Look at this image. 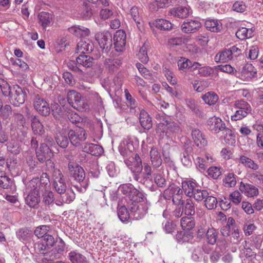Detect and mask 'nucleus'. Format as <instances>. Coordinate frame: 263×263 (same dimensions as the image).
Listing matches in <instances>:
<instances>
[{
  "mask_svg": "<svg viewBox=\"0 0 263 263\" xmlns=\"http://www.w3.org/2000/svg\"><path fill=\"white\" fill-rule=\"evenodd\" d=\"M134 150L133 144L128 143L126 147L120 149V152L124 157L125 164L132 173H141L143 170L142 160Z\"/></svg>",
  "mask_w": 263,
  "mask_h": 263,
  "instance_id": "nucleus-1",
  "label": "nucleus"
},
{
  "mask_svg": "<svg viewBox=\"0 0 263 263\" xmlns=\"http://www.w3.org/2000/svg\"><path fill=\"white\" fill-rule=\"evenodd\" d=\"M68 168L70 178L79 183L73 187L80 193L85 192L88 184L83 168L78 164L69 162Z\"/></svg>",
  "mask_w": 263,
  "mask_h": 263,
  "instance_id": "nucleus-2",
  "label": "nucleus"
},
{
  "mask_svg": "<svg viewBox=\"0 0 263 263\" xmlns=\"http://www.w3.org/2000/svg\"><path fill=\"white\" fill-rule=\"evenodd\" d=\"M164 197L166 200L172 199L173 202L176 205H183L184 201L182 199L183 191L175 184H172L164 190Z\"/></svg>",
  "mask_w": 263,
  "mask_h": 263,
  "instance_id": "nucleus-3",
  "label": "nucleus"
},
{
  "mask_svg": "<svg viewBox=\"0 0 263 263\" xmlns=\"http://www.w3.org/2000/svg\"><path fill=\"white\" fill-rule=\"evenodd\" d=\"M241 50L236 46H233L218 52L215 57V60L217 62H228L233 58L239 56Z\"/></svg>",
  "mask_w": 263,
  "mask_h": 263,
  "instance_id": "nucleus-4",
  "label": "nucleus"
},
{
  "mask_svg": "<svg viewBox=\"0 0 263 263\" xmlns=\"http://www.w3.org/2000/svg\"><path fill=\"white\" fill-rule=\"evenodd\" d=\"M26 94V89L18 85H13L9 101L14 106H19L25 102Z\"/></svg>",
  "mask_w": 263,
  "mask_h": 263,
  "instance_id": "nucleus-5",
  "label": "nucleus"
},
{
  "mask_svg": "<svg viewBox=\"0 0 263 263\" xmlns=\"http://www.w3.org/2000/svg\"><path fill=\"white\" fill-rule=\"evenodd\" d=\"M148 203L142 201L131 204L129 210L134 218L139 220L143 218L148 213Z\"/></svg>",
  "mask_w": 263,
  "mask_h": 263,
  "instance_id": "nucleus-6",
  "label": "nucleus"
},
{
  "mask_svg": "<svg viewBox=\"0 0 263 263\" xmlns=\"http://www.w3.org/2000/svg\"><path fill=\"white\" fill-rule=\"evenodd\" d=\"M52 176L53 180L52 185L58 194L63 193L64 191H65L68 189L64 175L60 170L54 169L53 172Z\"/></svg>",
  "mask_w": 263,
  "mask_h": 263,
  "instance_id": "nucleus-7",
  "label": "nucleus"
},
{
  "mask_svg": "<svg viewBox=\"0 0 263 263\" xmlns=\"http://www.w3.org/2000/svg\"><path fill=\"white\" fill-rule=\"evenodd\" d=\"M68 136L71 143L75 146H78L81 142L84 141L87 139V134L85 129L82 128H77L75 130H69Z\"/></svg>",
  "mask_w": 263,
  "mask_h": 263,
  "instance_id": "nucleus-8",
  "label": "nucleus"
},
{
  "mask_svg": "<svg viewBox=\"0 0 263 263\" xmlns=\"http://www.w3.org/2000/svg\"><path fill=\"white\" fill-rule=\"evenodd\" d=\"M95 39L99 46L106 51H109L112 46V35L108 31L98 32L95 35Z\"/></svg>",
  "mask_w": 263,
  "mask_h": 263,
  "instance_id": "nucleus-9",
  "label": "nucleus"
},
{
  "mask_svg": "<svg viewBox=\"0 0 263 263\" xmlns=\"http://www.w3.org/2000/svg\"><path fill=\"white\" fill-rule=\"evenodd\" d=\"M183 152L180 154V159L182 164L187 167L192 165V155L193 148L189 140H186L183 145Z\"/></svg>",
  "mask_w": 263,
  "mask_h": 263,
  "instance_id": "nucleus-10",
  "label": "nucleus"
},
{
  "mask_svg": "<svg viewBox=\"0 0 263 263\" xmlns=\"http://www.w3.org/2000/svg\"><path fill=\"white\" fill-rule=\"evenodd\" d=\"M33 105L35 109L41 115L46 116L50 114V108L48 103L39 95H35L33 99Z\"/></svg>",
  "mask_w": 263,
  "mask_h": 263,
  "instance_id": "nucleus-11",
  "label": "nucleus"
},
{
  "mask_svg": "<svg viewBox=\"0 0 263 263\" xmlns=\"http://www.w3.org/2000/svg\"><path fill=\"white\" fill-rule=\"evenodd\" d=\"M67 99L68 103L73 108L77 110L84 108L81 95L76 91L73 90L69 91L67 95Z\"/></svg>",
  "mask_w": 263,
  "mask_h": 263,
  "instance_id": "nucleus-12",
  "label": "nucleus"
},
{
  "mask_svg": "<svg viewBox=\"0 0 263 263\" xmlns=\"http://www.w3.org/2000/svg\"><path fill=\"white\" fill-rule=\"evenodd\" d=\"M207 124L209 130L215 134L222 132L226 127L221 119L215 116L210 117L207 121Z\"/></svg>",
  "mask_w": 263,
  "mask_h": 263,
  "instance_id": "nucleus-13",
  "label": "nucleus"
},
{
  "mask_svg": "<svg viewBox=\"0 0 263 263\" xmlns=\"http://www.w3.org/2000/svg\"><path fill=\"white\" fill-rule=\"evenodd\" d=\"M155 117L157 122L156 133L162 134L164 135L166 130V126L171 120L170 117L163 112H158L156 114Z\"/></svg>",
  "mask_w": 263,
  "mask_h": 263,
  "instance_id": "nucleus-14",
  "label": "nucleus"
},
{
  "mask_svg": "<svg viewBox=\"0 0 263 263\" xmlns=\"http://www.w3.org/2000/svg\"><path fill=\"white\" fill-rule=\"evenodd\" d=\"M126 35L124 31L119 30L114 35L115 48L117 51L122 52L125 49Z\"/></svg>",
  "mask_w": 263,
  "mask_h": 263,
  "instance_id": "nucleus-15",
  "label": "nucleus"
},
{
  "mask_svg": "<svg viewBox=\"0 0 263 263\" xmlns=\"http://www.w3.org/2000/svg\"><path fill=\"white\" fill-rule=\"evenodd\" d=\"M192 13V9L189 6H179L170 9L168 13L174 17L185 18L187 17Z\"/></svg>",
  "mask_w": 263,
  "mask_h": 263,
  "instance_id": "nucleus-16",
  "label": "nucleus"
},
{
  "mask_svg": "<svg viewBox=\"0 0 263 263\" xmlns=\"http://www.w3.org/2000/svg\"><path fill=\"white\" fill-rule=\"evenodd\" d=\"M201 27L200 22L195 20L184 21L181 25L182 31L186 33H193Z\"/></svg>",
  "mask_w": 263,
  "mask_h": 263,
  "instance_id": "nucleus-17",
  "label": "nucleus"
},
{
  "mask_svg": "<svg viewBox=\"0 0 263 263\" xmlns=\"http://www.w3.org/2000/svg\"><path fill=\"white\" fill-rule=\"evenodd\" d=\"M82 151L91 155L98 156L103 153V149L101 146L93 143H84L82 146Z\"/></svg>",
  "mask_w": 263,
  "mask_h": 263,
  "instance_id": "nucleus-18",
  "label": "nucleus"
},
{
  "mask_svg": "<svg viewBox=\"0 0 263 263\" xmlns=\"http://www.w3.org/2000/svg\"><path fill=\"white\" fill-rule=\"evenodd\" d=\"M49 187L50 186L45 185L39 183V178L32 179L29 182L27 185L28 190L30 189L31 190L35 191L39 195L41 193L43 194L44 192L48 191V190Z\"/></svg>",
  "mask_w": 263,
  "mask_h": 263,
  "instance_id": "nucleus-19",
  "label": "nucleus"
},
{
  "mask_svg": "<svg viewBox=\"0 0 263 263\" xmlns=\"http://www.w3.org/2000/svg\"><path fill=\"white\" fill-rule=\"evenodd\" d=\"M182 188L185 194L191 198L198 187L195 180H189L182 181Z\"/></svg>",
  "mask_w": 263,
  "mask_h": 263,
  "instance_id": "nucleus-20",
  "label": "nucleus"
},
{
  "mask_svg": "<svg viewBox=\"0 0 263 263\" xmlns=\"http://www.w3.org/2000/svg\"><path fill=\"white\" fill-rule=\"evenodd\" d=\"M28 190L29 193L25 198L26 203L30 208H37L40 201V195L35 191Z\"/></svg>",
  "mask_w": 263,
  "mask_h": 263,
  "instance_id": "nucleus-21",
  "label": "nucleus"
},
{
  "mask_svg": "<svg viewBox=\"0 0 263 263\" xmlns=\"http://www.w3.org/2000/svg\"><path fill=\"white\" fill-rule=\"evenodd\" d=\"M239 190L245 195L250 197L257 196L259 193L258 190L256 186L251 184H245L242 182H240Z\"/></svg>",
  "mask_w": 263,
  "mask_h": 263,
  "instance_id": "nucleus-22",
  "label": "nucleus"
},
{
  "mask_svg": "<svg viewBox=\"0 0 263 263\" xmlns=\"http://www.w3.org/2000/svg\"><path fill=\"white\" fill-rule=\"evenodd\" d=\"M31 127L33 133L35 135L42 136L45 133L44 126L41 122L38 116H33L31 117Z\"/></svg>",
  "mask_w": 263,
  "mask_h": 263,
  "instance_id": "nucleus-23",
  "label": "nucleus"
},
{
  "mask_svg": "<svg viewBox=\"0 0 263 263\" xmlns=\"http://www.w3.org/2000/svg\"><path fill=\"white\" fill-rule=\"evenodd\" d=\"M139 121L141 126L145 129L149 130L152 127L153 123L152 118L149 114L144 110L140 111Z\"/></svg>",
  "mask_w": 263,
  "mask_h": 263,
  "instance_id": "nucleus-24",
  "label": "nucleus"
},
{
  "mask_svg": "<svg viewBox=\"0 0 263 263\" xmlns=\"http://www.w3.org/2000/svg\"><path fill=\"white\" fill-rule=\"evenodd\" d=\"M129 15L131 18L135 22L137 25V27L139 30H141L142 27V14L140 12L139 9L134 6H133L130 9Z\"/></svg>",
  "mask_w": 263,
  "mask_h": 263,
  "instance_id": "nucleus-25",
  "label": "nucleus"
},
{
  "mask_svg": "<svg viewBox=\"0 0 263 263\" xmlns=\"http://www.w3.org/2000/svg\"><path fill=\"white\" fill-rule=\"evenodd\" d=\"M192 136L194 141L197 146L202 147H204L207 144V141L202 135L201 132L198 129L192 130Z\"/></svg>",
  "mask_w": 263,
  "mask_h": 263,
  "instance_id": "nucleus-26",
  "label": "nucleus"
},
{
  "mask_svg": "<svg viewBox=\"0 0 263 263\" xmlns=\"http://www.w3.org/2000/svg\"><path fill=\"white\" fill-rule=\"evenodd\" d=\"M149 156L152 164L155 168L159 167L162 162L160 153L155 147H152L149 152Z\"/></svg>",
  "mask_w": 263,
  "mask_h": 263,
  "instance_id": "nucleus-27",
  "label": "nucleus"
},
{
  "mask_svg": "<svg viewBox=\"0 0 263 263\" xmlns=\"http://www.w3.org/2000/svg\"><path fill=\"white\" fill-rule=\"evenodd\" d=\"M6 162L8 170L13 176H17L21 173L20 165L16 158H11Z\"/></svg>",
  "mask_w": 263,
  "mask_h": 263,
  "instance_id": "nucleus-28",
  "label": "nucleus"
},
{
  "mask_svg": "<svg viewBox=\"0 0 263 263\" xmlns=\"http://www.w3.org/2000/svg\"><path fill=\"white\" fill-rule=\"evenodd\" d=\"M65 250V245L63 242L56 246L54 249L48 252V258L49 260H53L60 258L62 252Z\"/></svg>",
  "mask_w": 263,
  "mask_h": 263,
  "instance_id": "nucleus-29",
  "label": "nucleus"
},
{
  "mask_svg": "<svg viewBox=\"0 0 263 263\" xmlns=\"http://www.w3.org/2000/svg\"><path fill=\"white\" fill-rule=\"evenodd\" d=\"M68 30L71 33L79 37L87 36L90 33V31L87 28L81 26H74L69 28Z\"/></svg>",
  "mask_w": 263,
  "mask_h": 263,
  "instance_id": "nucleus-30",
  "label": "nucleus"
},
{
  "mask_svg": "<svg viewBox=\"0 0 263 263\" xmlns=\"http://www.w3.org/2000/svg\"><path fill=\"white\" fill-rule=\"evenodd\" d=\"M67 66L70 70L77 74V76L80 79H83L84 74L85 73V72L84 71V69L80 67L77 61H69L67 62Z\"/></svg>",
  "mask_w": 263,
  "mask_h": 263,
  "instance_id": "nucleus-31",
  "label": "nucleus"
},
{
  "mask_svg": "<svg viewBox=\"0 0 263 263\" xmlns=\"http://www.w3.org/2000/svg\"><path fill=\"white\" fill-rule=\"evenodd\" d=\"M193 238V233L190 231H178L176 235V239L179 243L187 242Z\"/></svg>",
  "mask_w": 263,
  "mask_h": 263,
  "instance_id": "nucleus-32",
  "label": "nucleus"
},
{
  "mask_svg": "<svg viewBox=\"0 0 263 263\" xmlns=\"http://www.w3.org/2000/svg\"><path fill=\"white\" fill-rule=\"evenodd\" d=\"M239 162L246 168H250L253 171L257 170L259 166L254 160L244 155L239 157Z\"/></svg>",
  "mask_w": 263,
  "mask_h": 263,
  "instance_id": "nucleus-33",
  "label": "nucleus"
},
{
  "mask_svg": "<svg viewBox=\"0 0 263 263\" xmlns=\"http://www.w3.org/2000/svg\"><path fill=\"white\" fill-rule=\"evenodd\" d=\"M153 24L158 29L163 31L171 30L173 27L170 21L164 19H157Z\"/></svg>",
  "mask_w": 263,
  "mask_h": 263,
  "instance_id": "nucleus-34",
  "label": "nucleus"
},
{
  "mask_svg": "<svg viewBox=\"0 0 263 263\" xmlns=\"http://www.w3.org/2000/svg\"><path fill=\"white\" fill-rule=\"evenodd\" d=\"M68 258L71 263H89L84 255L75 251L69 253Z\"/></svg>",
  "mask_w": 263,
  "mask_h": 263,
  "instance_id": "nucleus-35",
  "label": "nucleus"
},
{
  "mask_svg": "<svg viewBox=\"0 0 263 263\" xmlns=\"http://www.w3.org/2000/svg\"><path fill=\"white\" fill-rule=\"evenodd\" d=\"M77 61L82 68H88L92 65L93 59L90 56L82 54L77 58Z\"/></svg>",
  "mask_w": 263,
  "mask_h": 263,
  "instance_id": "nucleus-36",
  "label": "nucleus"
},
{
  "mask_svg": "<svg viewBox=\"0 0 263 263\" xmlns=\"http://www.w3.org/2000/svg\"><path fill=\"white\" fill-rule=\"evenodd\" d=\"M225 142L230 145H234L236 142L235 135L231 129L226 127L222 132Z\"/></svg>",
  "mask_w": 263,
  "mask_h": 263,
  "instance_id": "nucleus-37",
  "label": "nucleus"
},
{
  "mask_svg": "<svg viewBox=\"0 0 263 263\" xmlns=\"http://www.w3.org/2000/svg\"><path fill=\"white\" fill-rule=\"evenodd\" d=\"M204 25L206 28L211 32H218L222 29L221 24L215 20H206Z\"/></svg>",
  "mask_w": 263,
  "mask_h": 263,
  "instance_id": "nucleus-38",
  "label": "nucleus"
},
{
  "mask_svg": "<svg viewBox=\"0 0 263 263\" xmlns=\"http://www.w3.org/2000/svg\"><path fill=\"white\" fill-rule=\"evenodd\" d=\"M32 236V231L27 227L20 229L16 232L17 237L22 241H28Z\"/></svg>",
  "mask_w": 263,
  "mask_h": 263,
  "instance_id": "nucleus-39",
  "label": "nucleus"
},
{
  "mask_svg": "<svg viewBox=\"0 0 263 263\" xmlns=\"http://www.w3.org/2000/svg\"><path fill=\"white\" fill-rule=\"evenodd\" d=\"M60 199L64 201V203H69L75 199V194L71 188H68L63 193H60Z\"/></svg>",
  "mask_w": 263,
  "mask_h": 263,
  "instance_id": "nucleus-40",
  "label": "nucleus"
},
{
  "mask_svg": "<svg viewBox=\"0 0 263 263\" xmlns=\"http://www.w3.org/2000/svg\"><path fill=\"white\" fill-rule=\"evenodd\" d=\"M180 224L184 230H190L195 227V221L192 217L184 216L181 219Z\"/></svg>",
  "mask_w": 263,
  "mask_h": 263,
  "instance_id": "nucleus-41",
  "label": "nucleus"
},
{
  "mask_svg": "<svg viewBox=\"0 0 263 263\" xmlns=\"http://www.w3.org/2000/svg\"><path fill=\"white\" fill-rule=\"evenodd\" d=\"M122 64L120 58L107 59L105 60L104 64L110 71H113Z\"/></svg>",
  "mask_w": 263,
  "mask_h": 263,
  "instance_id": "nucleus-42",
  "label": "nucleus"
},
{
  "mask_svg": "<svg viewBox=\"0 0 263 263\" xmlns=\"http://www.w3.org/2000/svg\"><path fill=\"white\" fill-rule=\"evenodd\" d=\"M13 181L4 171H0V187L3 189H9L12 186Z\"/></svg>",
  "mask_w": 263,
  "mask_h": 263,
  "instance_id": "nucleus-43",
  "label": "nucleus"
},
{
  "mask_svg": "<svg viewBox=\"0 0 263 263\" xmlns=\"http://www.w3.org/2000/svg\"><path fill=\"white\" fill-rule=\"evenodd\" d=\"M55 139L57 144L63 148H65L67 147L69 144V137H68L65 134L59 133L57 134Z\"/></svg>",
  "mask_w": 263,
  "mask_h": 263,
  "instance_id": "nucleus-44",
  "label": "nucleus"
},
{
  "mask_svg": "<svg viewBox=\"0 0 263 263\" xmlns=\"http://www.w3.org/2000/svg\"><path fill=\"white\" fill-rule=\"evenodd\" d=\"M234 107L239 110H245L246 112L250 114L252 110L250 105L243 100H236L234 103Z\"/></svg>",
  "mask_w": 263,
  "mask_h": 263,
  "instance_id": "nucleus-45",
  "label": "nucleus"
},
{
  "mask_svg": "<svg viewBox=\"0 0 263 263\" xmlns=\"http://www.w3.org/2000/svg\"><path fill=\"white\" fill-rule=\"evenodd\" d=\"M38 17L43 29L49 25L52 20V15L49 13L42 12L38 15Z\"/></svg>",
  "mask_w": 263,
  "mask_h": 263,
  "instance_id": "nucleus-46",
  "label": "nucleus"
},
{
  "mask_svg": "<svg viewBox=\"0 0 263 263\" xmlns=\"http://www.w3.org/2000/svg\"><path fill=\"white\" fill-rule=\"evenodd\" d=\"M253 30L245 27L239 28L236 32V36L241 40L250 38L253 36Z\"/></svg>",
  "mask_w": 263,
  "mask_h": 263,
  "instance_id": "nucleus-47",
  "label": "nucleus"
},
{
  "mask_svg": "<svg viewBox=\"0 0 263 263\" xmlns=\"http://www.w3.org/2000/svg\"><path fill=\"white\" fill-rule=\"evenodd\" d=\"M148 47V43H144L143 46L140 48L137 57L140 61L143 63H147L149 60L147 55V48Z\"/></svg>",
  "mask_w": 263,
  "mask_h": 263,
  "instance_id": "nucleus-48",
  "label": "nucleus"
},
{
  "mask_svg": "<svg viewBox=\"0 0 263 263\" xmlns=\"http://www.w3.org/2000/svg\"><path fill=\"white\" fill-rule=\"evenodd\" d=\"M129 200L132 201V204L144 201V196L143 193L134 187Z\"/></svg>",
  "mask_w": 263,
  "mask_h": 263,
  "instance_id": "nucleus-49",
  "label": "nucleus"
},
{
  "mask_svg": "<svg viewBox=\"0 0 263 263\" xmlns=\"http://www.w3.org/2000/svg\"><path fill=\"white\" fill-rule=\"evenodd\" d=\"M181 132V128L179 124L171 120L166 126V130L164 134H178Z\"/></svg>",
  "mask_w": 263,
  "mask_h": 263,
  "instance_id": "nucleus-50",
  "label": "nucleus"
},
{
  "mask_svg": "<svg viewBox=\"0 0 263 263\" xmlns=\"http://www.w3.org/2000/svg\"><path fill=\"white\" fill-rule=\"evenodd\" d=\"M184 214L187 216H193L195 215V203L193 200L190 198L186 200L184 202Z\"/></svg>",
  "mask_w": 263,
  "mask_h": 263,
  "instance_id": "nucleus-51",
  "label": "nucleus"
},
{
  "mask_svg": "<svg viewBox=\"0 0 263 263\" xmlns=\"http://www.w3.org/2000/svg\"><path fill=\"white\" fill-rule=\"evenodd\" d=\"M154 180L158 187H165L167 181L163 173H157L153 174Z\"/></svg>",
  "mask_w": 263,
  "mask_h": 263,
  "instance_id": "nucleus-52",
  "label": "nucleus"
},
{
  "mask_svg": "<svg viewBox=\"0 0 263 263\" xmlns=\"http://www.w3.org/2000/svg\"><path fill=\"white\" fill-rule=\"evenodd\" d=\"M7 149L8 152L13 155H17L21 152V148L20 147L18 142L14 140H11L7 142Z\"/></svg>",
  "mask_w": 263,
  "mask_h": 263,
  "instance_id": "nucleus-53",
  "label": "nucleus"
},
{
  "mask_svg": "<svg viewBox=\"0 0 263 263\" xmlns=\"http://www.w3.org/2000/svg\"><path fill=\"white\" fill-rule=\"evenodd\" d=\"M202 98L204 102L209 105L216 104L218 100V96L214 92H208L203 95Z\"/></svg>",
  "mask_w": 263,
  "mask_h": 263,
  "instance_id": "nucleus-54",
  "label": "nucleus"
},
{
  "mask_svg": "<svg viewBox=\"0 0 263 263\" xmlns=\"http://www.w3.org/2000/svg\"><path fill=\"white\" fill-rule=\"evenodd\" d=\"M204 205L208 210H213L217 207L218 201L215 197L209 194L206 197L204 200Z\"/></svg>",
  "mask_w": 263,
  "mask_h": 263,
  "instance_id": "nucleus-55",
  "label": "nucleus"
},
{
  "mask_svg": "<svg viewBox=\"0 0 263 263\" xmlns=\"http://www.w3.org/2000/svg\"><path fill=\"white\" fill-rule=\"evenodd\" d=\"M134 186L131 183H126L121 184L119 187V190L128 199L132 195V192L134 189Z\"/></svg>",
  "mask_w": 263,
  "mask_h": 263,
  "instance_id": "nucleus-56",
  "label": "nucleus"
},
{
  "mask_svg": "<svg viewBox=\"0 0 263 263\" xmlns=\"http://www.w3.org/2000/svg\"><path fill=\"white\" fill-rule=\"evenodd\" d=\"M118 215L120 220L123 222L128 221L130 218L128 211L124 205L121 206L119 208Z\"/></svg>",
  "mask_w": 263,
  "mask_h": 263,
  "instance_id": "nucleus-57",
  "label": "nucleus"
},
{
  "mask_svg": "<svg viewBox=\"0 0 263 263\" xmlns=\"http://www.w3.org/2000/svg\"><path fill=\"white\" fill-rule=\"evenodd\" d=\"M187 105L197 116L200 118H204L205 116V114L201 108L194 102H190Z\"/></svg>",
  "mask_w": 263,
  "mask_h": 263,
  "instance_id": "nucleus-58",
  "label": "nucleus"
},
{
  "mask_svg": "<svg viewBox=\"0 0 263 263\" xmlns=\"http://www.w3.org/2000/svg\"><path fill=\"white\" fill-rule=\"evenodd\" d=\"M169 2L168 0H155L149 5V8L153 11H157L158 9L167 7Z\"/></svg>",
  "mask_w": 263,
  "mask_h": 263,
  "instance_id": "nucleus-59",
  "label": "nucleus"
},
{
  "mask_svg": "<svg viewBox=\"0 0 263 263\" xmlns=\"http://www.w3.org/2000/svg\"><path fill=\"white\" fill-rule=\"evenodd\" d=\"M25 157L26 163L29 167L30 171L33 170L37 164V162L35 161L34 154L31 152H27L26 153Z\"/></svg>",
  "mask_w": 263,
  "mask_h": 263,
  "instance_id": "nucleus-60",
  "label": "nucleus"
},
{
  "mask_svg": "<svg viewBox=\"0 0 263 263\" xmlns=\"http://www.w3.org/2000/svg\"><path fill=\"white\" fill-rule=\"evenodd\" d=\"M206 237L208 242L211 245H214L217 239V233L213 228L209 229L206 233Z\"/></svg>",
  "mask_w": 263,
  "mask_h": 263,
  "instance_id": "nucleus-61",
  "label": "nucleus"
},
{
  "mask_svg": "<svg viewBox=\"0 0 263 263\" xmlns=\"http://www.w3.org/2000/svg\"><path fill=\"white\" fill-rule=\"evenodd\" d=\"M11 114V106L8 104L3 106V104L1 108H0V118L3 120H6L9 118Z\"/></svg>",
  "mask_w": 263,
  "mask_h": 263,
  "instance_id": "nucleus-62",
  "label": "nucleus"
},
{
  "mask_svg": "<svg viewBox=\"0 0 263 263\" xmlns=\"http://www.w3.org/2000/svg\"><path fill=\"white\" fill-rule=\"evenodd\" d=\"M236 177L237 176L234 173H228L223 179L225 186L227 187L235 186L236 184Z\"/></svg>",
  "mask_w": 263,
  "mask_h": 263,
  "instance_id": "nucleus-63",
  "label": "nucleus"
},
{
  "mask_svg": "<svg viewBox=\"0 0 263 263\" xmlns=\"http://www.w3.org/2000/svg\"><path fill=\"white\" fill-rule=\"evenodd\" d=\"M209 195V192L206 190H201L198 188L195 191L192 197L197 201H201L205 199Z\"/></svg>",
  "mask_w": 263,
  "mask_h": 263,
  "instance_id": "nucleus-64",
  "label": "nucleus"
}]
</instances>
